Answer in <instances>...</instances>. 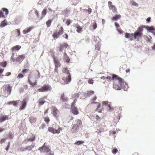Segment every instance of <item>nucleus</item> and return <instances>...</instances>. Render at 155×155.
<instances>
[{"label": "nucleus", "instance_id": "nucleus-1", "mask_svg": "<svg viewBox=\"0 0 155 155\" xmlns=\"http://www.w3.org/2000/svg\"><path fill=\"white\" fill-rule=\"evenodd\" d=\"M106 79L110 80H113L115 79L113 84V87L116 90H120L122 89L126 91L128 87L127 84L123 81V79L117 75L107 76L106 77Z\"/></svg>", "mask_w": 155, "mask_h": 155}, {"label": "nucleus", "instance_id": "nucleus-2", "mask_svg": "<svg viewBox=\"0 0 155 155\" xmlns=\"http://www.w3.org/2000/svg\"><path fill=\"white\" fill-rule=\"evenodd\" d=\"M143 30V27H139L138 28V29L134 33H126L125 37L131 40L139 39L142 36Z\"/></svg>", "mask_w": 155, "mask_h": 155}, {"label": "nucleus", "instance_id": "nucleus-3", "mask_svg": "<svg viewBox=\"0 0 155 155\" xmlns=\"http://www.w3.org/2000/svg\"><path fill=\"white\" fill-rule=\"evenodd\" d=\"M62 71L64 76L62 80L65 84H68L71 81V75L69 70L66 68H63Z\"/></svg>", "mask_w": 155, "mask_h": 155}, {"label": "nucleus", "instance_id": "nucleus-4", "mask_svg": "<svg viewBox=\"0 0 155 155\" xmlns=\"http://www.w3.org/2000/svg\"><path fill=\"white\" fill-rule=\"evenodd\" d=\"M12 87L8 85H4L1 89V94L5 97L10 94Z\"/></svg>", "mask_w": 155, "mask_h": 155}, {"label": "nucleus", "instance_id": "nucleus-5", "mask_svg": "<svg viewBox=\"0 0 155 155\" xmlns=\"http://www.w3.org/2000/svg\"><path fill=\"white\" fill-rule=\"evenodd\" d=\"M25 56L24 55H15L14 54H12L11 59L13 62H19L20 63L24 59Z\"/></svg>", "mask_w": 155, "mask_h": 155}, {"label": "nucleus", "instance_id": "nucleus-6", "mask_svg": "<svg viewBox=\"0 0 155 155\" xmlns=\"http://www.w3.org/2000/svg\"><path fill=\"white\" fill-rule=\"evenodd\" d=\"M38 150L41 151L44 150V151L46 153L47 155H54L53 152L50 149V146L47 145V143H44L42 147H39Z\"/></svg>", "mask_w": 155, "mask_h": 155}, {"label": "nucleus", "instance_id": "nucleus-7", "mask_svg": "<svg viewBox=\"0 0 155 155\" xmlns=\"http://www.w3.org/2000/svg\"><path fill=\"white\" fill-rule=\"evenodd\" d=\"M62 130L61 129L58 125H53L52 127H49L48 131L53 134H59Z\"/></svg>", "mask_w": 155, "mask_h": 155}, {"label": "nucleus", "instance_id": "nucleus-8", "mask_svg": "<svg viewBox=\"0 0 155 155\" xmlns=\"http://www.w3.org/2000/svg\"><path fill=\"white\" fill-rule=\"evenodd\" d=\"M76 99H74L73 102L72 103L71 105V111L73 114L74 115H77L79 113V112L78 110L77 107L75 106Z\"/></svg>", "mask_w": 155, "mask_h": 155}, {"label": "nucleus", "instance_id": "nucleus-9", "mask_svg": "<svg viewBox=\"0 0 155 155\" xmlns=\"http://www.w3.org/2000/svg\"><path fill=\"white\" fill-rule=\"evenodd\" d=\"M8 13V10L6 8H3L0 11V18H5Z\"/></svg>", "mask_w": 155, "mask_h": 155}, {"label": "nucleus", "instance_id": "nucleus-10", "mask_svg": "<svg viewBox=\"0 0 155 155\" xmlns=\"http://www.w3.org/2000/svg\"><path fill=\"white\" fill-rule=\"evenodd\" d=\"M94 40L96 42L95 50L98 51L99 50L100 47L101 46L100 38L98 37H94Z\"/></svg>", "mask_w": 155, "mask_h": 155}, {"label": "nucleus", "instance_id": "nucleus-11", "mask_svg": "<svg viewBox=\"0 0 155 155\" xmlns=\"http://www.w3.org/2000/svg\"><path fill=\"white\" fill-rule=\"evenodd\" d=\"M63 33V28L62 27H61L60 29L58 32L56 31L53 35V36L54 38V39L57 38L58 37V36L62 35Z\"/></svg>", "mask_w": 155, "mask_h": 155}, {"label": "nucleus", "instance_id": "nucleus-12", "mask_svg": "<svg viewBox=\"0 0 155 155\" xmlns=\"http://www.w3.org/2000/svg\"><path fill=\"white\" fill-rule=\"evenodd\" d=\"M68 47V45L66 43H63L61 44L58 49L59 51L62 52L65 48H67Z\"/></svg>", "mask_w": 155, "mask_h": 155}, {"label": "nucleus", "instance_id": "nucleus-13", "mask_svg": "<svg viewBox=\"0 0 155 155\" xmlns=\"http://www.w3.org/2000/svg\"><path fill=\"white\" fill-rule=\"evenodd\" d=\"M50 90V87L49 86L46 85L45 86L40 88L38 91L39 92H44L48 91Z\"/></svg>", "mask_w": 155, "mask_h": 155}, {"label": "nucleus", "instance_id": "nucleus-14", "mask_svg": "<svg viewBox=\"0 0 155 155\" xmlns=\"http://www.w3.org/2000/svg\"><path fill=\"white\" fill-rule=\"evenodd\" d=\"M145 28L147 30L152 33L153 35H155V30L153 26H147L145 27Z\"/></svg>", "mask_w": 155, "mask_h": 155}, {"label": "nucleus", "instance_id": "nucleus-15", "mask_svg": "<svg viewBox=\"0 0 155 155\" xmlns=\"http://www.w3.org/2000/svg\"><path fill=\"white\" fill-rule=\"evenodd\" d=\"M21 46L20 45L15 46L12 48V54H15L17 52V51L19 50L21 48Z\"/></svg>", "mask_w": 155, "mask_h": 155}, {"label": "nucleus", "instance_id": "nucleus-16", "mask_svg": "<svg viewBox=\"0 0 155 155\" xmlns=\"http://www.w3.org/2000/svg\"><path fill=\"white\" fill-rule=\"evenodd\" d=\"M78 127H79L78 126L76 125V124H74L72 127L71 131L73 133H77L78 131Z\"/></svg>", "mask_w": 155, "mask_h": 155}, {"label": "nucleus", "instance_id": "nucleus-17", "mask_svg": "<svg viewBox=\"0 0 155 155\" xmlns=\"http://www.w3.org/2000/svg\"><path fill=\"white\" fill-rule=\"evenodd\" d=\"M27 100L26 99H25L21 103V105L20 106L19 109L20 110H23L26 107V103H27Z\"/></svg>", "mask_w": 155, "mask_h": 155}, {"label": "nucleus", "instance_id": "nucleus-18", "mask_svg": "<svg viewBox=\"0 0 155 155\" xmlns=\"http://www.w3.org/2000/svg\"><path fill=\"white\" fill-rule=\"evenodd\" d=\"M73 26L77 29L76 31L78 32L81 33L82 31V28L78 25L74 24Z\"/></svg>", "mask_w": 155, "mask_h": 155}, {"label": "nucleus", "instance_id": "nucleus-19", "mask_svg": "<svg viewBox=\"0 0 155 155\" xmlns=\"http://www.w3.org/2000/svg\"><path fill=\"white\" fill-rule=\"evenodd\" d=\"M20 103H21V101L19 100H18L10 101L8 102V104H12L14 106L17 107L18 105V104Z\"/></svg>", "mask_w": 155, "mask_h": 155}, {"label": "nucleus", "instance_id": "nucleus-20", "mask_svg": "<svg viewBox=\"0 0 155 155\" xmlns=\"http://www.w3.org/2000/svg\"><path fill=\"white\" fill-rule=\"evenodd\" d=\"M52 114L56 117L58 116V110L56 108L54 107L52 109Z\"/></svg>", "mask_w": 155, "mask_h": 155}, {"label": "nucleus", "instance_id": "nucleus-21", "mask_svg": "<svg viewBox=\"0 0 155 155\" xmlns=\"http://www.w3.org/2000/svg\"><path fill=\"white\" fill-rule=\"evenodd\" d=\"M9 119V118L8 116H3L0 117V121L1 122H2L6 120Z\"/></svg>", "mask_w": 155, "mask_h": 155}, {"label": "nucleus", "instance_id": "nucleus-22", "mask_svg": "<svg viewBox=\"0 0 155 155\" xmlns=\"http://www.w3.org/2000/svg\"><path fill=\"white\" fill-rule=\"evenodd\" d=\"M7 20H5L1 22L0 24V27L2 28L7 26Z\"/></svg>", "mask_w": 155, "mask_h": 155}, {"label": "nucleus", "instance_id": "nucleus-23", "mask_svg": "<svg viewBox=\"0 0 155 155\" xmlns=\"http://www.w3.org/2000/svg\"><path fill=\"white\" fill-rule=\"evenodd\" d=\"M54 61L55 64V67H56V68L57 69V67L58 68L60 65V63L58 60L55 58H54Z\"/></svg>", "mask_w": 155, "mask_h": 155}, {"label": "nucleus", "instance_id": "nucleus-24", "mask_svg": "<svg viewBox=\"0 0 155 155\" xmlns=\"http://www.w3.org/2000/svg\"><path fill=\"white\" fill-rule=\"evenodd\" d=\"M32 29V27L26 28L23 31V33L24 34H25L27 33L30 32Z\"/></svg>", "mask_w": 155, "mask_h": 155}, {"label": "nucleus", "instance_id": "nucleus-25", "mask_svg": "<svg viewBox=\"0 0 155 155\" xmlns=\"http://www.w3.org/2000/svg\"><path fill=\"white\" fill-rule=\"evenodd\" d=\"M13 32L15 33V36H18L20 35V31L19 29H16L13 31Z\"/></svg>", "mask_w": 155, "mask_h": 155}, {"label": "nucleus", "instance_id": "nucleus-26", "mask_svg": "<svg viewBox=\"0 0 155 155\" xmlns=\"http://www.w3.org/2000/svg\"><path fill=\"white\" fill-rule=\"evenodd\" d=\"M100 119V117L98 116L95 115L94 116L92 120L94 121L97 122V121H99Z\"/></svg>", "mask_w": 155, "mask_h": 155}, {"label": "nucleus", "instance_id": "nucleus-27", "mask_svg": "<svg viewBox=\"0 0 155 155\" xmlns=\"http://www.w3.org/2000/svg\"><path fill=\"white\" fill-rule=\"evenodd\" d=\"M47 13V10L45 9H44L42 12L41 13V17L40 19V20H42L43 18L45 17Z\"/></svg>", "mask_w": 155, "mask_h": 155}, {"label": "nucleus", "instance_id": "nucleus-28", "mask_svg": "<svg viewBox=\"0 0 155 155\" xmlns=\"http://www.w3.org/2000/svg\"><path fill=\"white\" fill-rule=\"evenodd\" d=\"M91 28L92 29L93 28V31H94L97 27V24L94 21L93 22L91 23Z\"/></svg>", "mask_w": 155, "mask_h": 155}, {"label": "nucleus", "instance_id": "nucleus-29", "mask_svg": "<svg viewBox=\"0 0 155 155\" xmlns=\"http://www.w3.org/2000/svg\"><path fill=\"white\" fill-rule=\"evenodd\" d=\"M32 13H34L35 14V15L37 16V18H38L39 17V13L37 11L33 10L30 11L29 12V14H31Z\"/></svg>", "mask_w": 155, "mask_h": 155}, {"label": "nucleus", "instance_id": "nucleus-30", "mask_svg": "<svg viewBox=\"0 0 155 155\" xmlns=\"http://www.w3.org/2000/svg\"><path fill=\"white\" fill-rule=\"evenodd\" d=\"M94 91H87L85 92V93L84 94V95H87L86 97H88L90 96L91 94H94Z\"/></svg>", "mask_w": 155, "mask_h": 155}, {"label": "nucleus", "instance_id": "nucleus-31", "mask_svg": "<svg viewBox=\"0 0 155 155\" xmlns=\"http://www.w3.org/2000/svg\"><path fill=\"white\" fill-rule=\"evenodd\" d=\"M48 1V0H41L38 2V3L41 5H44L45 4L47 3Z\"/></svg>", "mask_w": 155, "mask_h": 155}, {"label": "nucleus", "instance_id": "nucleus-32", "mask_svg": "<svg viewBox=\"0 0 155 155\" xmlns=\"http://www.w3.org/2000/svg\"><path fill=\"white\" fill-rule=\"evenodd\" d=\"M36 118L33 117H30L29 121L32 124L35 123L36 121Z\"/></svg>", "mask_w": 155, "mask_h": 155}, {"label": "nucleus", "instance_id": "nucleus-33", "mask_svg": "<svg viewBox=\"0 0 155 155\" xmlns=\"http://www.w3.org/2000/svg\"><path fill=\"white\" fill-rule=\"evenodd\" d=\"M64 61L66 62H69L70 61V59L68 57L67 55L65 53H64Z\"/></svg>", "mask_w": 155, "mask_h": 155}, {"label": "nucleus", "instance_id": "nucleus-34", "mask_svg": "<svg viewBox=\"0 0 155 155\" xmlns=\"http://www.w3.org/2000/svg\"><path fill=\"white\" fill-rule=\"evenodd\" d=\"M60 100L63 102H64L65 104L66 103L67 101V100L65 98V96L64 94H63L61 96L60 98Z\"/></svg>", "mask_w": 155, "mask_h": 155}, {"label": "nucleus", "instance_id": "nucleus-35", "mask_svg": "<svg viewBox=\"0 0 155 155\" xmlns=\"http://www.w3.org/2000/svg\"><path fill=\"white\" fill-rule=\"evenodd\" d=\"M60 100L63 102H64L65 104L66 103L67 101V100L65 98V96L64 94H63L61 96L60 98Z\"/></svg>", "mask_w": 155, "mask_h": 155}, {"label": "nucleus", "instance_id": "nucleus-36", "mask_svg": "<svg viewBox=\"0 0 155 155\" xmlns=\"http://www.w3.org/2000/svg\"><path fill=\"white\" fill-rule=\"evenodd\" d=\"M110 103L107 101H105L102 102V107L103 106H107V107L110 106Z\"/></svg>", "mask_w": 155, "mask_h": 155}, {"label": "nucleus", "instance_id": "nucleus-37", "mask_svg": "<svg viewBox=\"0 0 155 155\" xmlns=\"http://www.w3.org/2000/svg\"><path fill=\"white\" fill-rule=\"evenodd\" d=\"M97 108L96 109V111H98L99 112H101V109H100L101 107V104L99 102H97Z\"/></svg>", "mask_w": 155, "mask_h": 155}, {"label": "nucleus", "instance_id": "nucleus-38", "mask_svg": "<svg viewBox=\"0 0 155 155\" xmlns=\"http://www.w3.org/2000/svg\"><path fill=\"white\" fill-rule=\"evenodd\" d=\"M13 137V134L12 133H9L6 136V138L7 139H11Z\"/></svg>", "mask_w": 155, "mask_h": 155}, {"label": "nucleus", "instance_id": "nucleus-39", "mask_svg": "<svg viewBox=\"0 0 155 155\" xmlns=\"http://www.w3.org/2000/svg\"><path fill=\"white\" fill-rule=\"evenodd\" d=\"M121 16L120 15H116L114 17L112 18V20L116 21L117 20L120 19V18Z\"/></svg>", "mask_w": 155, "mask_h": 155}, {"label": "nucleus", "instance_id": "nucleus-40", "mask_svg": "<svg viewBox=\"0 0 155 155\" xmlns=\"http://www.w3.org/2000/svg\"><path fill=\"white\" fill-rule=\"evenodd\" d=\"M45 98H41L40 99L39 101V105H41L43 104L45 102Z\"/></svg>", "mask_w": 155, "mask_h": 155}, {"label": "nucleus", "instance_id": "nucleus-41", "mask_svg": "<svg viewBox=\"0 0 155 155\" xmlns=\"http://www.w3.org/2000/svg\"><path fill=\"white\" fill-rule=\"evenodd\" d=\"M52 22V21L51 19L48 20L46 22V25H47V27L48 28L50 27L51 25Z\"/></svg>", "mask_w": 155, "mask_h": 155}, {"label": "nucleus", "instance_id": "nucleus-42", "mask_svg": "<svg viewBox=\"0 0 155 155\" xmlns=\"http://www.w3.org/2000/svg\"><path fill=\"white\" fill-rule=\"evenodd\" d=\"M76 122H77V124H76L79 127H81V120H76Z\"/></svg>", "mask_w": 155, "mask_h": 155}, {"label": "nucleus", "instance_id": "nucleus-43", "mask_svg": "<svg viewBox=\"0 0 155 155\" xmlns=\"http://www.w3.org/2000/svg\"><path fill=\"white\" fill-rule=\"evenodd\" d=\"M34 146L33 145H31V146L27 147L26 148L25 150H28L29 151H30L32 150V149L34 148Z\"/></svg>", "mask_w": 155, "mask_h": 155}, {"label": "nucleus", "instance_id": "nucleus-44", "mask_svg": "<svg viewBox=\"0 0 155 155\" xmlns=\"http://www.w3.org/2000/svg\"><path fill=\"white\" fill-rule=\"evenodd\" d=\"M28 81L30 83V84L32 85V86H34L35 84H36V83H35V82H32L31 81V77H30V76H29L28 78Z\"/></svg>", "mask_w": 155, "mask_h": 155}, {"label": "nucleus", "instance_id": "nucleus-45", "mask_svg": "<svg viewBox=\"0 0 155 155\" xmlns=\"http://www.w3.org/2000/svg\"><path fill=\"white\" fill-rule=\"evenodd\" d=\"M110 9L112 10L114 12L116 11V8L115 6L113 5L109 8Z\"/></svg>", "mask_w": 155, "mask_h": 155}, {"label": "nucleus", "instance_id": "nucleus-46", "mask_svg": "<svg viewBox=\"0 0 155 155\" xmlns=\"http://www.w3.org/2000/svg\"><path fill=\"white\" fill-rule=\"evenodd\" d=\"M83 142L81 141H78L75 143V144L77 145H80L83 143Z\"/></svg>", "mask_w": 155, "mask_h": 155}, {"label": "nucleus", "instance_id": "nucleus-47", "mask_svg": "<svg viewBox=\"0 0 155 155\" xmlns=\"http://www.w3.org/2000/svg\"><path fill=\"white\" fill-rule=\"evenodd\" d=\"M44 120L45 122L48 124L49 121V119L48 117H46L44 118Z\"/></svg>", "mask_w": 155, "mask_h": 155}, {"label": "nucleus", "instance_id": "nucleus-48", "mask_svg": "<svg viewBox=\"0 0 155 155\" xmlns=\"http://www.w3.org/2000/svg\"><path fill=\"white\" fill-rule=\"evenodd\" d=\"M7 64L6 62H1L0 63V65L5 67L6 65Z\"/></svg>", "mask_w": 155, "mask_h": 155}, {"label": "nucleus", "instance_id": "nucleus-49", "mask_svg": "<svg viewBox=\"0 0 155 155\" xmlns=\"http://www.w3.org/2000/svg\"><path fill=\"white\" fill-rule=\"evenodd\" d=\"M130 3V4L134 6H137V3L134 2L133 1H131Z\"/></svg>", "mask_w": 155, "mask_h": 155}, {"label": "nucleus", "instance_id": "nucleus-50", "mask_svg": "<svg viewBox=\"0 0 155 155\" xmlns=\"http://www.w3.org/2000/svg\"><path fill=\"white\" fill-rule=\"evenodd\" d=\"M81 93H79V94H75L74 95V97H78L80 95H81Z\"/></svg>", "mask_w": 155, "mask_h": 155}, {"label": "nucleus", "instance_id": "nucleus-51", "mask_svg": "<svg viewBox=\"0 0 155 155\" xmlns=\"http://www.w3.org/2000/svg\"><path fill=\"white\" fill-rule=\"evenodd\" d=\"M64 13L67 15L69 14L70 11L68 8H67L65 11H64Z\"/></svg>", "mask_w": 155, "mask_h": 155}, {"label": "nucleus", "instance_id": "nucleus-52", "mask_svg": "<svg viewBox=\"0 0 155 155\" xmlns=\"http://www.w3.org/2000/svg\"><path fill=\"white\" fill-rule=\"evenodd\" d=\"M88 82L89 84H93L94 83V81L92 79H89Z\"/></svg>", "mask_w": 155, "mask_h": 155}, {"label": "nucleus", "instance_id": "nucleus-53", "mask_svg": "<svg viewBox=\"0 0 155 155\" xmlns=\"http://www.w3.org/2000/svg\"><path fill=\"white\" fill-rule=\"evenodd\" d=\"M72 22V21L70 19H68L66 21V24L68 26H69V25Z\"/></svg>", "mask_w": 155, "mask_h": 155}, {"label": "nucleus", "instance_id": "nucleus-54", "mask_svg": "<svg viewBox=\"0 0 155 155\" xmlns=\"http://www.w3.org/2000/svg\"><path fill=\"white\" fill-rule=\"evenodd\" d=\"M108 107L109 108V110L110 111H111L114 110V108L112 107L111 106L110 104V106H108Z\"/></svg>", "mask_w": 155, "mask_h": 155}, {"label": "nucleus", "instance_id": "nucleus-55", "mask_svg": "<svg viewBox=\"0 0 155 155\" xmlns=\"http://www.w3.org/2000/svg\"><path fill=\"white\" fill-rule=\"evenodd\" d=\"M23 77H24V76H23V74L20 73L18 74V78H23Z\"/></svg>", "mask_w": 155, "mask_h": 155}, {"label": "nucleus", "instance_id": "nucleus-56", "mask_svg": "<svg viewBox=\"0 0 155 155\" xmlns=\"http://www.w3.org/2000/svg\"><path fill=\"white\" fill-rule=\"evenodd\" d=\"M6 140H7V139L6 138H3L2 139V140L0 141L1 143L2 144V143H4Z\"/></svg>", "mask_w": 155, "mask_h": 155}, {"label": "nucleus", "instance_id": "nucleus-57", "mask_svg": "<svg viewBox=\"0 0 155 155\" xmlns=\"http://www.w3.org/2000/svg\"><path fill=\"white\" fill-rule=\"evenodd\" d=\"M35 140V138L33 137H32L29 138L27 140L28 141H32Z\"/></svg>", "mask_w": 155, "mask_h": 155}, {"label": "nucleus", "instance_id": "nucleus-58", "mask_svg": "<svg viewBox=\"0 0 155 155\" xmlns=\"http://www.w3.org/2000/svg\"><path fill=\"white\" fill-rule=\"evenodd\" d=\"M118 150L116 149H114L112 150V152L113 153L115 154L117 152Z\"/></svg>", "mask_w": 155, "mask_h": 155}, {"label": "nucleus", "instance_id": "nucleus-59", "mask_svg": "<svg viewBox=\"0 0 155 155\" xmlns=\"http://www.w3.org/2000/svg\"><path fill=\"white\" fill-rule=\"evenodd\" d=\"M113 5L112 3L111 2L109 1L108 2V6L109 7V8H110V7H111Z\"/></svg>", "mask_w": 155, "mask_h": 155}, {"label": "nucleus", "instance_id": "nucleus-60", "mask_svg": "<svg viewBox=\"0 0 155 155\" xmlns=\"http://www.w3.org/2000/svg\"><path fill=\"white\" fill-rule=\"evenodd\" d=\"M87 12L89 14H90L92 12V10L91 8H89L87 10Z\"/></svg>", "mask_w": 155, "mask_h": 155}, {"label": "nucleus", "instance_id": "nucleus-61", "mask_svg": "<svg viewBox=\"0 0 155 155\" xmlns=\"http://www.w3.org/2000/svg\"><path fill=\"white\" fill-rule=\"evenodd\" d=\"M127 65L126 64H124V65H122V68L123 69H125L126 68H127Z\"/></svg>", "mask_w": 155, "mask_h": 155}, {"label": "nucleus", "instance_id": "nucleus-62", "mask_svg": "<svg viewBox=\"0 0 155 155\" xmlns=\"http://www.w3.org/2000/svg\"><path fill=\"white\" fill-rule=\"evenodd\" d=\"M28 70L26 69H25L23 70L22 71V73L23 74H25V73H26L27 71Z\"/></svg>", "mask_w": 155, "mask_h": 155}, {"label": "nucleus", "instance_id": "nucleus-63", "mask_svg": "<svg viewBox=\"0 0 155 155\" xmlns=\"http://www.w3.org/2000/svg\"><path fill=\"white\" fill-rule=\"evenodd\" d=\"M118 32L122 33L123 32V31L120 28H118L117 30Z\"/></svg>", "mask_w": 155, "mask_h": 155}, {"label": "nucleus", "instance_id": "nucleus-64", "mask_svg": "<svg viewBox=\"0 0 155 155\" xmlns=\"http://www.w3.org/2000/svg\"><path fill=\"white\" fill-rule=\"evenodd\" d=\"M150 18L149 17L146 19V21L148 22H150Z\"/></svg>", "mask_w": 155, "mask_h": 155}]
</instances>
